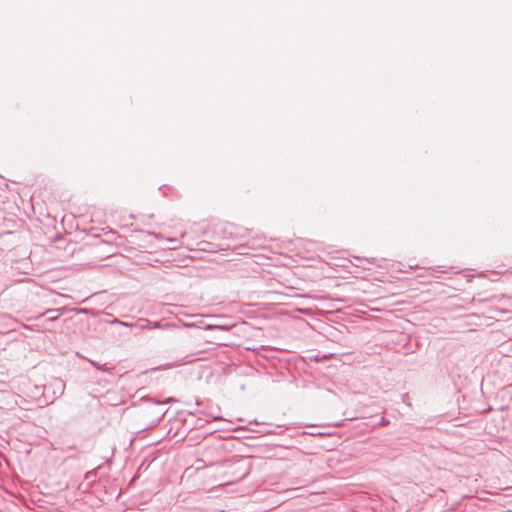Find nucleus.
<instances>
[{"instance_id":"1","label":"nucleus","mask_w":512,"mask_h":512,"mask_svg":"<svg viewBox=\"0 0 512 512\" xmlns=\"http://www.w3.org/2000/svg\"><path fill=\"white\" fill-rule=\"evenodd\" d=\"M142 323L144 324L145 329L149 330L162 327V325L159 322H152L148 319H142Z\"/></svg>"},{"instance_id":"2","label":"nucleus","mask_w":512,"mask_h":512,"mask_svg":"<svg viewBox=\"0 0 512 512\" xmlns=\"http://www.w3.org/2000/svg\"><path fill=\"white\" fill-rule=\"evenodd\" d=\"M166 241L173 244L171 247L172 249H176L180 245V240L178 238L168 237L166 238Z\"/></svg>"},{"instance_id":"3","label":"nucleus","mask_w":512,"mask_h":512,"mask_svg":"<svg viewBox=\"0 0 512 512\" xmlns=\"http://www.w3.org/2000/svg\"><path fill=\"white\" fill-rule=\"evenodd\" d=\"M131 328H136V329H139V330H145V326L142 323V319H139L138 321L131 323Z\"/></svg>"},{"instance_id":"4","label":"nucleus","mask_w":512,"mask_h":512,"mask_svg":"<svg viewBox=\"0 0 512 512\" xmlns=\"http://www.w3.org/2000/svg\"><path fill=\"white\" fill-rule=\"evenodd\" d=\"M115 323L120 324V325L125 326V327H131V323H128V322H124V321H120V320H115Z\"/></svg>"},{"instance_id":"5","label":"nucleus","mask_w":512,"mask_h":512,"mask_svg":"<svg viewBox=\"0 0 512 512\" xmlns=\"http://www.w3.org/2000/svg\"><path fill=\"white\" fill-rule=\"evenodd\" d=\"M90 363H91V364H92L96 369H98V370H102V369H103L101 365H99L98 363H96V362H94V361H90Z\"/></svg>"},{"instance_id":"6","label":"nucleus","mask_w":512,"mask_h":512,"mask_svg":"<svg viewBox=\"0 0 512 512\" xmlns=\"http://www.w3.org/2000/svg\"><path fill=\"white\" fill-rule=\"evenodd\" d=\"M58 317H59V314H56L54 316L49 317L47 320L48 321H55Z\"/></svg>"},{"instance_id":"7","label":"nucleus","mask_w":512,"mask_h":512,"mask_svg":"<svg viewBox=\"0 0 512 512\" xmlns=\"http://www.w3.org/2000/svg\"><path fill=\"white\" fill-rule=\"evenodd\" d=\"M214 328H220L219 325H207L206 329H214Z\"/></svg>"},{"instance_id":"8","label":"nucleus","mask_w":512,"mask_h":512,"mask_svg":"<svg viewBox=\"0 0 512 512\" xmlns=\"http://www.w3.org/2000/svg\"><path fill=\"white\" fill-rule=\"evenodd\" d=\"M153 235H154L157 239H163V237H162L161 235H159V234H155V233H154Z\"/></svg>"},{"instance_id":"9","label":"nucleus","mask_w":512,"mask_h":512,"mask_svg":"<svg viewBox=\"0 0 512 512\" xmlns=\"http://www.w3.org/2000/svg\"><path fill=\"white\" fill-rule=\"evenodd\" d=\"M53 312H56V310H47L46 313H53Z\"/></svg>"}]
</instances>
